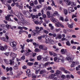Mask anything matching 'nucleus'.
I'll return each instance as SVG.
<instances>
[{"instance_id":"a19ab883","label":"nucleus","mask_w":80,"mask_h":80,"mask_svg":"<svg viewBox=\"0 0 80 80\" xmlns=\"http://www.w3.org/2000/svg\"><path fill=\"white\" fill-rule=\"evenodd\" d=\"M68 27L69 28H73V24H72L69 25Z\"/></svg>"},{"instance_id":"774afa93","label":"nucleus","mask_w":80,"mask_h":80,"mask_svg":"<svg viewBox=\"0 0 80 80\" xmlns=\"http://www.w3.org/2000/svg\"><path fill=\"white\" fill-rule=\"evenodd\" d=\"M22 68L23 69H26V68H27V66H23Z\"/></svg>"},{"instance_id":"052dcab7","label":"nucleus","mask_w":80,"mask_h":80,"mask_svg":"<svg viewBox=\"0 0 80 80\" xmlns=\"http://www.w3.org/2000/svg\"><path fill=\"white\" fill-rule=\"evenodd\" d=\"M34 3L35 5H37V0H35L34 2Z\"/></svg>"},{"instance_id":"6e6552de","label":"nucleus","mask_w":80,"mask_h":80,"mask_svg":"<svg viewBox=\"0 0 80 80\" xmlns=\"http://www.w3.org/2000/svg\"><path fill=\"white\" fill-rule=\"evenodd\" d=\"M68 10L69 13H72V12H73L75 11V10H73V8L72 7L69 8L68 9Z\"/></svg>"},{"instance_id":"5fc2aeb1","label":"nucleus","mask_w":80,"mask_h":80,"mask_svg":"<svg viewBox=\"0 0 80 80\" xmlns=\"http://www.w3.org/2000/svg\"><path fill=\"white\" fill-rule=\"evenodd\" d=\"M64 72L65 73H69V72H68L67 70H66L65 69V70H64Z\"/></svg>"},{"instance_id":"6e6d98bb","label":"nucleus","mask_w":80,"mask_h":80,"mask_svg":"<svg viewBox=\"0 0 80 80\" xmlns=\"http://www.w3.org/2000/svg\"><path fill=\"white\" fill-rule=\"evenodd\" d=\"M29 60L31 62H34V61H35V59H32V58H31L29 59Z\"/></svg>"},{"instance_id":"cd10ccee","label":"nucleus","mask_w":80,"mask_h":80,"mask_svg":"<svg viewBox=\"0 0 80 80\" xmlns=\"http://www.w3.org/2000/svg\"><path fill=\"white\" fill-rule=\"evenodd\" d=\"M39 48L40 49H42L43 50V46L42 45H40L39 46Z\"/></svg>"},{"instance_id":"0e129e2a","label":"nucleus","mask_w":80,"mask_h":80,"mask_svg":"<svg viewBox=\"0 0 80 80\" xmlns=\"http://www.w3.org/2000/svg\"><path fill=\"white\" fill-rule=\"evenodd\" d=\"M75 66V65L73 64H72L71 65V68H72L73 67H74Z\"/></svg>"},{"instance_id":"393cba45","label":"nucleus","mask_w":80,"mask_h":80,"mask_svg":"<svg viewBox=\"0 0 80 80\" xmlns=\"http://www.w3.org/2000/svg\"><path fill=\"white\" fill-rule=\"evenodd\" d=\"M22 30H20L19 31V34H22V33H23V32H26V33H27L28 34V32H26L25 31H22Z\"/></svg>"},{"instance_id":"dca6fc26","label":"nucleus","mask_w":80,"mask_h":80,"mask_svg":"<svg viewBox=\"0 0 80 80\" xmlns=\"http://www.w3.org/2000/svg\"><path fill=\"white\" fill-rule=\"evenodd\" d=\"M53 15H52V16H51V21L53 22H55L56 21H57V19L53 18Z\"/></svg>"},{"instance_id":"f704fd0d","label":"nucleus","mask_w":80,"mask_h":80,"mask_svg":"<svg viewBox=\"0 0 80 80\" xmlns=\"http://www.w3.org/2000/svg\"><path fill=\"white\" fill-rule=\"evenodd\" d=\"M72 63L74 64L75 65H78V62H72Z\"/></svg>"},{"instance_id":"e2e57ef3","label":"nucleus","mask_w":80,"mask_h":80,"mask_svg":"<svg viewBox=\"0 0 80 80\" xmlns=\"http://www.w3.org/2000/svg\"><path fill=\"white\" fill-rule=\"evenodd\" d=\"M60 19L62 21H64V19L63 17H60Z\"/></svg>"},{"instance_id":"603ef678","label":"nucleus","mask_w":80,"mask_h":80,"mask_svg":"<svg viewBox=\"0 0 80 80\" xmlns=\"http://www.w3.org/2000/svg\"><path fill=\"white\" fill-rule=\"evenodd\" d=\"M49 54L51 56H52V55H53V53H52V52L50 51H49Z\"/></svg>"},{"instance_id":"de8ad7c7","label":"nucleus","mask_w":80,"mask_h":80,"mask_svg":"<svg viewBox=\"0 0 80 80\" xmlns=\"http://www.w3.org/2000/svg\"><path fill=\"white\" fill-rule=\"evenodd\" d=\"M47 56H46V58H43V60L44 61H47Z\"/></svg>"},{"instance_id":"49530a36","label":"nucleus","mask_w":80,"mask_h":80,"mask_svg":"<svg viewBox=\"0 0 80 80\" xmlns=\"http://www.w3.org/2000/svg\"><path fill=\"white\" fill-rule=\"evenodd\" d=\"M32 78L33 79H35V78H37V76L34 75H33V74L32 75Z\"/></svg>"},{"instance_id":"423d86ee","label":"nucleus","mask_w":80,"mask_h":80,"mask_svg":"<svg viewBox=\"0 0 80 80\" xmlns=\"http://www.w3.org/2000/svg\"><path fill=\"white\" fill-rule=\"evenodd\" d=\"M6 38H5L4 37L1 38L0 39L1 40H3V41H4V42H7V40H8L9 38L8 36H6Z\"/></svg>"},{"instance_id":"58836bf2","label":"nucleus","mask_w":80,"mask_h":80,"mask_svg":"<svg viewBox=\"0 0 80 80\" xmlns=\"http://www.w3.org/2000/svg\"><path fill=\"white\" fill-rule=\"evenodd\" d=\"M18 7L19 8L22 9V8H23V5H22V4H21L20 5H19V6H18Z\"/></svg>"},{"instance_id":"4d7b16f0","label":"nucleus","mask_w":80,"mask_h":80,"mask_svg":"<svg viewBox=\"0 0 80 80\" xmlns=\"http://www.w3.org/2000/svg\"><path fill=\"white\" fill-rule=\"evenodd\" d=\"M38 40H41L42 38V36H38Z\"/></svg>"},{"instance_id":"f3484780","label":"nucleus","mask_w":80,"mask_h":80,"mask_svg":"<svg viewBox=\"0 0 80 80\" xmlns=\"http://www.w3.org/2000/svg\"><path fill=\"white\" fill-rule=\"evenodd\" d=\"M61 52L62 54H65V53H67V51H66V50H64L63 49H62L61 50Z\"/></svg>"},{"instance_id":"338daca9","label":"nucleus","mask_w":80,"mask_h":80,"mask_svg":"<svg viewBox=\"0 0 80 80\" xmlns=\"http://www.w3.org/2000/svg\"><path fill=\"white\" fill-rule=\"evenodd\" d=\"M49 64V62H46V63H45V66H48V65Z\"/></svg>"},{"instance_id":"a211bd4d","label":"nucleus","mask_w":80,"mask_h":80,"mask_svg":"<svg viewBox=\"0 0 80 80\" xmlns=\"http://www.w3.org/2000/svg\"><path fill=\"white\" fill-rule=\"evenodd\" d=\"M0 50L2 51H3L5 50V47H4L3 46H0Z\"/></svg>"},{"instance_id":"f257e3e1","label":"nucleus","mask_w":80,"mask_h":80,"mask_svg":"<svg viewBox=\"0 0 80 80\" xmlns=\"http://www.w3.org/2000/svg\"><path fill=\"white\" fill-rule=\"evenodd\" d=\"M19 15H20L22 18L20 19L21 21H22V23L23 25L24 24H27V22H25V19H24V16L23 15V14L22 13V12L19 13Z\"/></svg>"},{"instance_id":"0eeeda50","label":"nucleus","mask_w":80,"mask_h":80,"mask_svg":"<svg viewBox=\"0 0 80 80\" xmlns=\"http://www.w3.org/2000/svg\"><path fill=\"white\" fill-rule=\"evenodd\" d=\"M58 60H61V62L63 63L64 62V60L63 59V57L62 55H60L58 58Z\"/></svg>"},{"instance_id":"b1692460","label":"nucleus","mask_w":80,"mask_h":80,"mask_svg":"<svg viewBox=\"0 0 80 80\" xmlns=\"http://www.w3.org/2000/svg\"><path fill=\"white\" fill-rule=\"evenodd\" d=\"M59 70H62V71H63L64 72L65 70V68H64L61 67L59 68Z\"/></svg>"},{"instance_id":"412c9836","label":"nucleus","mask_w":80,"mask_h":80,"mask_svg":"<svg viewBox=\"0 0 80 80\" xmlns=\"http://www.w3.org/2000/svg\"><path fill=\"white\" fill-rule=\"evenodd\" d=\"M33 63L32 62H29L27 63V65H28V66H32V65H33Z\"/></svg>"},{"instance_id":"680f3d73","label":"nucleus","mask_w":80,"mask_h":80,"mask_svg":"<svg viewBox=\"0 0 80 80\" xmlns=\"http://www.w3.org/2000/svg\"><path fill=\"white\" fill-rule=\"evenodd\" d=\"M15 15L16 16H17V17H18L19 19H20V16L19 15V14L18 15Z\"/></svg>"},{"instance_id":"aec40b11","label":"nucleus","mask_w":80,"mask_h":80,"mask_svg":"<svg viewBox=\"0 0 80 80\" xmlns=\"http://www.w3.org/2000/svg\"><path fill=\"white\" fill-rule=\"evenodd\" d=\"M38 60H40L42 59V57L40 56H39L37 57Z\"/></svg>"},{"instance_id":"c756f323","label":"nucleus","mask_w":80,"mask_h":80,"mask_svg":"<svg viewBox=\"0 0 80 80\" xmlns=\"http://www.w3.org/2000/svg\"><path fill=\"white\" fill-rule=\"evenodd\" d=\"M56 73V74H57V75H59V74L61 73V72H60V71L59 70H58L57 71Z\"/></svg>"},{"instance_id":"2f4dec72","label":"nucleus","mask_w":80,"mask_h":80,"mask_svg":"<svg viewBox=\"0 0 80 80\" xmlns=\"http://www.w3.org/2000/svg\"><path fill=\"white\" fill-rule=\"evenodd\" d=\"M40 70L39 69L38 70H35V73L36 74H38V73H39V72L40 71Z\"/></svg>"},{"instance_id":"f8f14e48","label":"nucleus","mask_w":80,"mask_h":80,"mask_svg":"<svg viewBox=\"0 0 80 80\" xmlns=\"http://www.w3.org/2000/svg\"><path fill=\"white\" fill-rule=\"evenodd\" d=\"M66 60H68V61L70 60L71 61H69V62H70V63H71V62H72V61H73V58L70 57H68V58H66Z\"/></svg>"},{"instance_id":"72a5a7b5","label":"nucleus","mask_w":80,"mask_h":80,"mask_svg":"<svg viewBox=\"0 0 80 80\" xmlns=\"http://www.w3.org/2000/svg\"><path fill=\"white\" fill-rule=\"evenodd\" d=\"M38 2L40 3V4H41L42 3V2H45V0H38Z\"/></svg>"},{"instance_id":"f03ea898","label":"nucleus","mask_w":80,"mask_h":80,"mask_svg":"<svg viewBox=\"0 0 80 80\" xmlns=\"http://www.w3.org/2000/svg\"><path fill=\"white\" fill-rule=\"evenodd\" d=\"M37 33V34H39V33H40L39 31H38V30H33L32 32V35L33 36H35Z\"/></svg>"},{"instance_id":"ddd939ff","label":"nucleus","mask_w":80,"mask_h":80,"mask_svg":"<svg viewBox=\"0 0 80 80\" xmlns=\"http://www.w3.org/2000/svg\"><path fill=\"white\" fill-rule=\"evenodd\" d=\"M48 35L49 36H52L53 37H56V36H57V34L55 33H49Z\"/></svg>"},{"instance_id":"13d9d810","label":"nucleus","mask_w":80,"mask_h":80,"mask_svg":"<svg viewBox=\"0 0 80 80\" xmlns=\"http://www.w3.org/2000/svg\"><path fill=\"white\" fill-rule=\"evenodd\" d=\"M74 17H77V15L73 14L72 17V18H73Z\"/></svg>"},{"instance_id":"2eb2a0df","label":"nucleus","mask_w":80,"mask_h":80,"mask_svg":"<svg viewBox=\"0 0 80 80\" xmlns=\"http://www.w3.org/2000/svg\"><path fill=\"white\" fill-rule=\"evenodd\" d=\"M10 57H13V55L15 57H17V54L13 53V52H10Z\"/></svg>"},{"instance_id":"4be33fe9","label":"nucleus","mask_w":80,"mask_h":80,"mask_svg":"<svg viewBox=\"0 0 80 80\" xmlns=\"http://www.w3.org/2000/svg\"><path fill=\"white\" fill-rule=\"evenodd\" d=\"M4 55L7 57H8L9 55H10V52H6L4 53Z\"/></svg>"},{"instance_id":"1a4fd4ad","label":"nucleus","mask_w":80,"mask_h":80,"mask_svg":"<svg viewBox=\"0 0 80 80\" xmlns=\"http://www.w3.org/2000/svg\"><path fill=\"white\" fill-rule=\"evenodd\" d=\"M45 39L46 40L45 42H48L51 40V37L49 36H48L46 37Z\"/></svg>"},{"instance_id":"5701e85b","label":"nucleus","mask_w":80,"mask_h":80,"mask_svg":"<svg viewBox=\"0 0 80 80\" xmlns=\"http://www.w3.org/2000/svg\"><path fill=\"white\" fill-rule=\"evenodd\" d=\"M64 12L65 14L67 15L68 13V11H67V9H64Z\"/></svg>"},{"instance_id":"6ab92c4d","label":"nucleus","mask_w":80,"mask_h":80,"mask_svg":"<svg viewBox=\"0 0 80 80\" xmlns=\"http://www.w3.org/2000/svg\"><path fill=\"white\" fill-rule=\"evenodd\" d=\"M66 44L68 46H70L71 45V44L69 41H68L66 42Z\"/></svg>"},{"instance_id":"c9c22d12","label":"nucleus","mask_w":80,"mask_h":80,"mask_svg":"<svg viewBox=\"0 0 80 80\" xmlns=\"http://www.w3.org/2000/svg\"><path fill=\"white\" fill-rule=\"evenodd\" d=\"M43 32L44 33H46V34L48 33V31L47 30H44L43 31Z\"/></svg>"},{"instance_id":"69168bd1","label":"nucleus","mask_w":80,"mask_h":80,"mask_svg":"<svg viewBox=\"0 0 80 80\" xmlns=\"http://www.w3.org/2000/svg\"><path fill=\"white\" fill-rule=\"evenodd\" d=\"M48 10H52V8L50 6H48Z\"/></svg>"},{"instance_id":"37998d69","label":"nucleus","mask_w":80,"mask_h":80,"mask_svg":"<svg viewBox=\"0 0 80 80\" xmlns=\"http://www.w3.org/2000/svg\"><path fill=\"white\" fill-rule=\"evenodd\" d=\"M42 16L43 18H45L47 17V15L46 14H43L42 15Z\"/></svg>"},{"instance_id":"20e7f679","label":"nucleus","mask_w":80,"mask_h":80,"mask_svg":"<svg viewBox=\"0 0 80 80\" xmlns=\"http://www.w3.org/2000/svg\"><path fill=\"white\" fill-rule=\"evenodd\" d=\"M26 72L27 75H28V77H30L32 76V74L30 72V69H27L26 70Z\"/></svg>"},{"instance_id":"9d476101","label":"nucleus","mask_w":80,"mask_h":80,"mask_svg":"<svg viewBox=\"0 0 80 80\" xmlns=\"http://www.w3.org/2000/svg\"><path fill=\"white\" fill-rule=\"evenodd\" d=\"M64 2H66L67 5H71V2L69 0H64Z\"/></svg>"},{"instance_id":"e433bc0d","label":"nucleus","mask_w":80,"mask_h":80,"mask_svg":"<svg viewBox=\"0 0 80 80\" xmlns=\"http://www.w3.org/2000/svg\"><path fill=\"white\" fill-rule=\"evenodd\" d=\"M64 21L65 22H68V19L67 16H66V18L64 19Z\"/></svg>"},{"instance_id":"09e8293b","label":"nucleus","mask_w":80,"mask_h":80,"mask_svg":"<svg viewBox=\"0 0 80 80\" xmlns=\"http://www.w3.org/2000/svg\"><path fill=\"white\" fill-rule=\"evenodd\" d=\"M6 27L7 28H10V25H9L8 24H7L6 26Z\"/></svg>"},{"instance_id":"7ed1b4c3","label":"nucleus","mask_w":80,"mask_h":80,"mask_svg":"<svg viewBox=\"0 0 80 80\" xmlns=\"http://www.w3.org/2000/svg\"><path fill=\"white\" fill-rule=\"evenodd\" d=\"M10 17H13V16L12 15H11L10 14H8L7 15V16L5 17V18L6 20L8 21H12L11 18H10Z\"/></svg>"},{"instance_id":"4468645a","label":"nucleus","mask_w":80,"mask_h":80,"mask_svg":"<svg viewBox=\"0 0 80 80\" xmlns=\"http://www.w3.org/2000/svg\"><path fill=\"white\" fill-rule=\"evenodd\" d=\"M10 65L11 66H13L15 64V62H14V61H13L12 60V59H11L10 60Z\"/></svg>"},{"instance_id":"8fccbe9b","label":"nucleus","mask_w":80,"mask_h":80,"mask_svg":"<svg viewBox=\"0 0 80 80\" xmlns=\"http://www.w3.org/2000/svg\"><path fill=\"white\" fill-rule=\"evenodd\" d=\"M31 54H30V53L28 52H27L25 54V55L26 56H28V55H31Z\"/></svg>"},{"instance_id":"bb28decb","label":"nucleus","mask_w":80,"mask_h":80,"mask_svg":"<svg viewBox=\"0 0 80 80\" xmlns=\"http://www.w3.org/2000/svg\"><path fill=\"white\" fill-rule=\"evenodd\" d=\"M18 29H19V30H23V28L22 27H21L20 26H19L18 28Z\"/></svg>"},{"instance_id":"a878e982","label":"nucleus","mask_w":80,"mask_h":80,"mask_svg":"<svg viewBox=\"0 0 80 80\" xmlns=\"http://www.w3.org/2000/svg\"><path fill=\"white\" fill-rule=\"evenodd\" d=\"M22 13L25 15H27V14H28V13L26 11H22Z\"/></svg>"},{"instance_id":"7c9ffc66","label":"nucleus","mask_w":80,"mask_h":80,"mask_svg":"<svg viewBox=\"0 0 80 80\" xmlns=\"http://www.w3.org/2000/svg\"><path fill=\"white\" fill-rule=\"evenodd\" d=\"M54 62H59V61H58L57 60V57H55L54 58Z\"/></svg>"},{"instance_id":"3c124183","label":"nucleus","mask_w":80,"mask_h":80,"mask_svg":"<svg viewBox=\"0 0 80 80\" xmlns=\"http://www.w3.org/2000/svg\"><path fill=\"white\" fill-rule=\"evenodd\" d=\"M43 30V27H41L40 28V30H38L39 33H40V32L42 30Z\"/></svg>"},{"instance_id":"4c0bfd02","label":"nucleus","mask_w":80,"mask_h":80,"mask_svg":"<svg viewBox=\"0 0 80 80\" xmlns=\"http://www.w3.org/2000/svg\"><path fill=\"white\" fill-rule=\"evenodd\" d=\"M53 14L54 15H54V16H55V15H58V13L57 12L55 11Z\"/></svg>"},{"instance_id":"a18cd8bd","label":"nucleus","mask_w":80,"mask_h":80,"mask_svg":"<svg viewBox=\"0 0 80 80\" xmlns=\"http://www.w3.org/2000/svg\"><path fill=\"white\" fill-rule=\"evenodd\" d=\"M58 37L59 39H61L62 38V36L60 34H59L58 36Z\"/></svg>"},{"instance_id":"c03bdc74","label":"nucleus","mask_w":80,"mask_h":80,"mask_svg":"<svg viewBox=\"0 0 80 80\" xmlns=\"http://www.w3.org/2000/svg\"><path fill=\"white\" fill-rule=\"evenodd\" d=\"M44 71H45L44 70L41 71L40 72V74L41 75H42V74L43 73Z\"/></svg>"},{"instance_id":"9b49d317","label":"nucleus","mask_w":80,"mask_h":80,"mask_svg":"<svg viewBox=\"0 0 80 80\" xmlns=\"http://www.w3.org/2000/svg\"><path fill=\"white\" fill-rule=\"evenodd\" d=\"M45 42L47 44L49 43L51 45L54 44V41L53 40H51V39L48 42Z\"/></svg>"},{"instance_id":"79ce46f5","label":"nucleus","mask_w":80,"mask_h":80,"mask_svg":"<svg viewBox=\"0 0 80 80\" xmlns=\"http://www.w3.org/2000/svg\"><path fill=\"white\" fill-rule=\"evenodd\" d=\"M0 27L2 28H5V24H2L0 25Z\"/></svg>"},{"instance_id":"39448f33","label":"nucleus","mask_w":80,"mask_h":80,"mask_svg":"<svg viewBox=\"0 0 80 80\" xmlns=\"http://www.w3.org/2000/svg\"><path fill=\"white\" fill-rule=\"evenodd\" d=\"M10 45L12 47V48H14L16 47V45H17V43H16V42H10Z\"/></svg>"},{"instance_id":"ea45409f","label":"nucleus","mask_w":80,"mask_h":80,"mask_svg":"<svg viewBox=\"0 0 80 80\" xmlns=\"http://www.w3.org/2000/svg\"><path fill=\"white\" fill-rule=\"evenodd\" d=\"M18 66H15L13 67V69L14 70H17V69H18Z\"/></svg>"},{"instance_id":"c85d7f7f","label":"nucleus","mask_w":80,"mask_h":80,"mask_svg":"<svg viewBox=\"0 0 80 80\" xmlns=\"http://www.w3.org/2000/svg\"><path fill=\"white\" fill-rule=\"evenodd\" d=\"M51 2H52V3L51 4L52 6H54L55 5V2H54V1L53 0H51Z\"/></svg>"},{"instance_id":"864d4df0","label":"nucleus","mask_w":80,"mask_h":80,"mask_svg":"<svg viewBox=\"0 0 80 80\" xmlns=\"http://www.w3.org/2000/svg\"><path fill=\"white\" fill-rule=\"evenodd\" d=\"M1 79H2V80H6V79H7V78L3 76L1 78Z\"/></svg>"},{"instance_id":"473e14b6","label":"nucleus","mask_w":80,"mask_h":80,"mask_svg":"<svg viewBox=\"0 0 80 80\" xmlns=\"http://www.w3.org/2000/svg\"><path fill=\"white\" fill-rule=\"evenodd\" d=\"M35 52H39L40 51L39 49L38 48H36L34 50Z\"/></svg>"},{"instance_id":"bf43d9fd","label":"nucleus","mask_w":80,"mask_h":80,"mask_svg":"<svg viewBox=\"0 0 80 80\" xmlns=\"http://www.w3.org/2000/svg\"><path fill=\"white\" fill-rule=\"evenodd\" d=\"M21 59H22V60H25V56H23L22 57H21Z\"/></svg>"}]
</instances>
